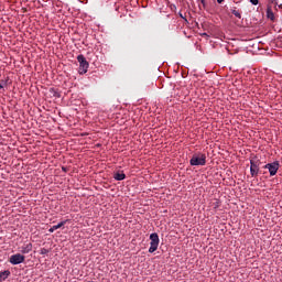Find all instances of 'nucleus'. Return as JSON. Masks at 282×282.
<instances>
[{"instance_id":"obj_1","label":"nucleus","mask_w":282,"mask_h":282,"mask_svg":"<svg viewBox=\"0 0 282 282\" xmlns=\"http://www.w3.org/2000/svg\"><path fill=\"white\" fill-rule=\"evenodd\" d=\"M191 166H206V154L195 153L189 160Z\"/></svg>"},{"instance_id":"obj_2","label":"nucleus","mask_w":282,"mask_h":282,"mask_svg":"<svg viewBox=\"0 0 282 282\" xmlns=\"http://www.w3.org/2000/svg\"><path fill=\"white\" fill-rule=\"evenodd\" d=\"M260 167H261V160H259L257 158L250 160V174H251V177H257V175H259Z\"/></svg>"},{"instance_id":"obj_3","label":"nucleus","mask_w":282,"mask_h":282,"mask_svg":"<svg viewBox=\"0 0 282 282\" xmlns=\"http://www.w3.org/2000/svg\"><path fill=\"white\" fill-rule=\"evenodd\" d=\"M160 246V236H158V234H151L150 235V248H149V252L151 254H153V252H155V250H158Z\"/></svg>"},{"instance_id":"obj_4","label":"nucleus","mask_w":282,"mask_h":282,"mask_svg":"<svg viewBox=\"0 0 282 282\" xmlns=\"http://www.w3.org/2000/svg\"><path fill=\"white\" fill-rule=\"evenodd\" d=\"M77 61L79 63V74H87V70L89 69V62H87V58H85V55L80 54L77 56Z\"/></svg>"},{"instance_id":"obj_5","label":"nucleus","mask_w":282,"mask_h":282,"mask_svg":"<svg viewBox=\"0 0 282 282\" xmlns=\"http://www.w3.org/2000/svg\"><path fill=\"white\" fill-rule=\"evenodd\" d=\"M281 164L279 163V161H274L273 163H268L264 165V169H268L271 177H274V175H276V173L279 172Z\"/></svg>"},{"instance_id":"obj_6","label":"nucleus","mask_w":282,"mask_h":282,"mask_svg":"<svg viewBox=\"0 0 282 282\" xmlns=\"http://www.w3.org/2000/svg\"><path fill=\"white\" fill-rule=\"evenodd\" d=\"M23 262H25V256L21 253L12 254L9 258V263H11V265H19L20 263H23Z\"/></svg>"},{"instance_id":"obj_7","label":"nucleus","mask_w":282,"mask_h":282,"mask_svg":"<svg viewBox=\"0 0 282 282\" xmlns=\"http://www.w3.org/2000/svg\"><path fill=\"white\" fill-rule=\"evenodd\" d=\"M20 252L22 254H30V252H32V243H24L22 247H20Z\"/></svg>"},{"instance_id":"obj_8","label":"nucleus","mask_w":282,"mask_h":282,"mask_svg":"<svg viewBox=\"0 0 282 282\" xmlns=\"http://www.w3.org/2000/svg\"><path fill=\"white\" fill-rule=\"evenodd\" d=\"M67 224V220H63L57 225H54L53 227H51L48 229V232H54L55 230H58V228H63V226H65Z\"/></svg>"},{"instance_id":"obj_9","label":"nucleus","mask_w":282,"mask_h":282,"mask_svg":"<svg viewBox=\"0 0 282 282\" xmlns=\"http://www.w3.org/2000/svg\"><path fill=\"white\" fill-rule=\"evenodd\" d=\"M113 177L117 182H122V180H126L127 175L123 172H116Z\"/></svg>"},{"instance_id":"obj_10","label":"nucleus","mask_w":282,"mask_h":282,"mask_svg":"<svg viewBox=\"0 0 282 282\" xmlns=\"http://www.w3.org/2000/svg\"><path fill=\"white\" fill-rule=\"evenodd\" d=\"M267 17L270 19V21H274V12L272 11V7L267 8Z\"/></svg>"},{"instance_id":"obj_11","label":"nucleus","mask_w":282,"mask_h":282,"mask_svg":"<svg viewBox=\"0 0 282 282\" xmlns=\"http://www.w3.org/2000/svg\"><path fill=\"white\" fill-rule=\"evenodd\" d=\"M10 276V271H1L0 272V281H6V279H8Z\"/></svg>"},{"instance_id":"obj_12","label":"nucleus","mask_w":282,"mask_h":282,"mask_svg":"<svg viewBox=\"0 0 282 282\" xmlns=\"http://www.w3.org/2000/svg\"><path fill=\"white\" fill-rule=\"evenodd\" d=\"M234 17H237V19H241V13L237 10L232 11Z\"/></svg>"},{"instance_id":"obj_13","label":"nucleus","mask_w":282,"mask_h":282,"mask_svg":"<svg viewBox=\"0 0 282 282\" xmlns=\"http://www.w3.org/2000/svg\"><path fill=\"white\" fill-rule=\"evenodd\" d=\"M50 253V250H47L46 248H42L40 250V254H48Z\"/></svg>"},{"instance_id":"obj_14","label":"nucleus","mask_w":282,"mask_h":282,"mask_svg":"<svg viewBox=\"0 0 282 282\" xmlns=\"http://www.w3.org/2000/svg\"><path fill=\"white\" fill-rule=\"evenodd\" d=\"M8 85V80H1L0 82V89H3Z\"/></svg>"},{"instance_id":"obj_15","label":"nucleus","mask_w":282,"mask_h":282,"mask_svg":"<svg viewBox=\"0 0 282 282\" xmlns=\"http://www.w3.org/2000/svg\"><path fill=\"white\" fill-rule=\"evenodd\" d=\"M252 6H259V0H249Z\"/></svg>"},{"instance_id":"obj_16","label":"nucleus","mask_w":282,"mask_h":282,"mask_svg":"<svg viewBox=\"0 0 282 282\" xmlns=\"http://www.w3.org/2000/svg\"><path fill=\"white\" fill-rule=\"evenodd\" d=\"M62 170L64 171V173H67V167H62Z\"/></svg>"},{"instance_id":"obj_17","label":"nucleus","mask_w":282,"mask_h":282,"mask_svg":"<svg viewBox=\"0 0 282 282\" xmlns=\"http://www.w3.org/2000/svg\"><path fill=\"white\" fill-rule=\"evenodd\" d=\"M217 3H224V0H217Z\"/></svg>"},{"instance_id":"obj_18","label":"nucleus","mask_w":282,"mask_h":282,"mask_svg":"<svg viewBox=\"0 0 282 282\" xmlns=\"http://www.w3.org/2000/svg\"><path fill=\"white\" fill-rule=\"evenodd\" d=\"M202 3H204V0H200Z\"/></svg>"}]
</instances>
